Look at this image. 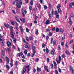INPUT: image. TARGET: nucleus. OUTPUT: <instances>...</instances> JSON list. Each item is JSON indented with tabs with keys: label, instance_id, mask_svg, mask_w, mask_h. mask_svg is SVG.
I'll return each instance as SVG.
<instances>
[{
	"label": "nucleus",
	"instance_id": "f257e3e1",
	"mask_svg": "<svg viewBox=\"0 0 74 74\" xmlns=\"http://www.w3.org/2000/svg\"><path fill=\"white\" fill-rule=\"evenodd\" d=\"M70 71L72 74H74V69L71 67V66L70 67Z\"/></svg>",
	"mask_w": 74,
	"mask_h": 74
},
{
	"label": "nucleus",
	"instance_id": "f03ea898",
	"mask_svg": "<svg viewBox=\"0 0 74 74\" xmlns=\"http://www.w3.org/2000/svg\"><path fill=\"white\" fill-rule=\"evenodd\" d=\"M23 55V53H20L17 54L16 56L17 58L18 57V56H19L20 57V56H22Z\"/></svg>",
	"mask_w": 74,
	"mask_h": 74
},
{
	"label": "nucleus",
	"instance_id": "7ed1b4c3",
	"mask_svg": "<svg viewBox=\"0 0 74 74\" xmlns=\"http://www.w3.org/2000/svg\"><path fill=\"white\" fill-rule=\"evenodd\" d=\"M4 24L5 26V27H7V28H10V25L8 24H6V23H4Z\"/></svg>",
	"mask_w": 74,
	"mask_h": 74
},
{
	"label": "nucleus",
	"instance_id": "20e7f679",
	"mask_svg": "<svg viewBox=\"0 0 74 74\" xmlns=\"http://www.w3.org/2000/svg\"><path fill=\"white\" fill-rule=\"evenodd\" d=\"M7 46L8 47H11V43L10 42H7Z\"/></svg>",
	"mask_w": 74,
	"mask_h": 74
},
{
	"label": "nucleus",
	"instance_id": "39448f33",
	"mask_svg": "<svg viewBox=\"0 0 74 74\" xmlns=\"http://www.w3.org/2000/svg\"><path fill=\"white\" fill-rule=\"evenodd\" d=\"M20 21H22V22H23V23H25V22H26V21L25 20V18H21L20 19Z\"/></svg>",
	"mask_w": 74,
	"mask_h": 74
},
{
	"label": "nucleus",
	"instance_id": "423d86ee",
	"mask_svg": "<svg viewBox=\"0 0 74 74\" xmlns=\"http://www.w3.org/2000/svg\"><path fill=\"white\" fill-rule=\"evenodd\" d=\"M16 5L18 8H21V6L19 3H16Z\"/></svg>",
	"mask_w": 74,
	"mask_h": 74
},
{
	"label": "nucleus",
	"instance_id": "0eeeda50",
	"mask_svg": "<svg viewBox=\"0 0 74 74\" xmlns=\"http://www.w3.org/2000/svg\"><path fill=\"white\" fill-rule=\"evenodd\" d=\"M36 70L37 71H39V72L41 71V69L39 68L38 67H37Z\"/></svg>",
	"mask_w": 74,
	"mask_h": 74
},
{
	"label": "nucleus",
	"instance_id": "6e6552de",
	"mask_svg": "<svg viewBox=\"0 0 74 74\" xmlns=\"http://www.w3.org/2000/svg\"><path fill=\"white\" fill-rule=\"evenodd\" d=\"M25 71H26V69H25V68H24L23 70V72L22 73V74H24V73H25Z\"/></svg>",
	"mask_w": 74,
	"mask_h": 74
},
{
	"label": "nucleus",
	"instance_id": "1a4fd4ad",
	"mask_svg": "<svg viewBox=\"0 0 74 74\" xmlns=\"http://www.w3.org/2000/svg\"><path fill=\"white\" fill-rule=\"evenodd\" d=\"M65 52L67 55H70V53L68 50L66 51Z\"/></svg>",
	"mask_w": 74,
	"mask_h": 74
},
{
	"label": "nucleus",
	"instance_id": "9d476101",
	"mask_svg": "<svg viewBox=\"0 0 74 74\" xmlns=\"http://www.w3.org/2000/svg\"><path fill=\"white\" fill-rule=\"evenodd\" d=\"M5 58L6 59V61L8 62V63H9V62L10 61L9 58L7 57H6Z\"/></svg>",
	"mask_w": 74,
	"mask_h": 74
},
{
	"label": "nucleus",
	"instance_id": "9b49d317",
	"mask_svg": "<svg viewBox=\"0 0 74 74\" xmlns=\"http://www.w3.org/2000/svg\"><path fill=\"white\" fill-rule=\"evenodd\" d=\"M30 4L31 5H33V0H31V1L30 2Z\"/></svg>",
	"mask_w": 74,
	"mask_h": 74
},
{
	"label": "nucleus",
	"instance_id": "f8f14e48",
	"mask_svg": "<svg viewBox=\"0 0 74 74\" xmlns=\"http://www.w3.org/2000/svg\"><path fill=\"white\" fill-rule=\"evenodd\" d=\"M54 51H51V55H54L55 54V53H54V52L55 51V50H53Z\"/></svg>",
	"mask_w": 74,
	"mask_h": 74
},
{
	"label": "nucleus",
	"instance_id": "ddd939ff",
	"mask_svg": "<svg viewBox=\"0 0 74 74\" xmlns=\"http://www.w3.org/2000/svg\"><path fill=\"white\" fill-rule=\"evenodd\" d=\"M46 25H48V24H49V21L48 20L46 21Z\"/></svg>",
	"mask_w": 74,
	"mask_h": 74
},
{
	"label": "nucleus",
	"instance_id": "4468645a",
	"mask_svg": "<svg viewBox=\"0 0 74 74\" xmlns=\"http://www.w3.org/2000/svg\"><path fill=\"white\" fill-rule=\"evenodd\" d=\"M13 41L14 43H15L16 41V38H13Z\"/></svg>",
	"mask_w": 74,
	"mask_h": 74
},
{
	"label": "nucleus",
	"instance_id": "2eb2a0df",
	"mask_svg": "<svg viewBox=\"0 0 74 74\" xmlns=\"http://www.w3.org/2000/svg\"><path fill=\"white\" fill-rule=\"evenodd\" d=\"M29 40H33L34 39V38L32 36H30L29 37Z\"/></svg>",
	"mask_w": 74,
	"mask_h": 74
},
{
	"label": "nucleus",
	"instance_id": "dca6fc26",
	"mask_svg": "<svg viewBox=\"0 0 74 74\" xmlns=\"http://www.w3.org/2000/svg\"><path fill=\"white\" fill-rule=\"evenodd\" d=\"M56 32H59V29L58 28H56Z\"/></svg>",
	"mask_w": 74,
	"mask_h": 74
},
{
	"label": "nucleus",
	"instance_id": "f3484780",
	"mask_svg": "<svg viewBox=\"0 0 74 74\" xmlns=\"http://www.w3.org/2000/svg\"><path fill=\"white\" fill-rule=\"evenodd\" d=\"M69 24L70 25H72V24H73V21L71 20L69 21Z\"/></svg>",
	"mask_w": 74,
	"mask_h": 74
},
{
	"label": "nucleus",
	"instance_id": "a211bd4d",
	"mask_svg": "<svg viewBox=\"0 0 74 74\" xmlns=\"http://www.w3.org/2000/svg\"><path fill=\"white\" fill-rule=\"evenodd\" d=\"M12 32V31H11V32H10V34H11V35H12V36H14V33L12 32Z\"/></svg>",
	"mask_w": 74,
	"mask_h": 74
},
{
	"label": "nucleus",
	"instance_id": "6ab92c4d",
	"mask_svg": "<svg viewBox=\"0 0 74 74\" xmlns=\"http://www.w3.org/2000/svg\"><path fill=\"white\" fill-rule=\"evenodd\" d=\"M10 31L11 32H13V27L12 26L10 27Z\"/></svg>",
	"mask_w": 74,
	"mask_h": 74
},
{
	"label": "nucleus",
	"instance_id": "aec40b11",
	"mask_svg": "<svg viewBox=\"0 0 74 74\" xmlns=\"http://www.w3.org/2000/svg\"><path fill=\"white\" fill-rule=\"evenodd\" d=\"M22 14L23 17H25V13L23 12H22Z\"/></svg>",
	"mask_w": 74,
	"mask_h": 74
},
{
	"label": "nucleus",
	"instance_id": "412c9836",
	"mask_svg": "<svg viewBox=\"0 0 74 74\" xmlns=\"http://www.w3.org/2000/svg\"><path fill=\"white\" fill-rule=\"evenodd\" d=\"M46 52L47 53H49V50H48V48H46Z\"/></svg>",
	"mask_w": 74,
	"mask_h": 74
},
{
	"label": "nucleus",
	"instance_id": "4be33fe9",
	"mask_svg": "<svg viewBox=\"0 0 74 74\" xmlns=\"http://www.w3.org/2000/svg\"><path fill=\"white\" fill-rule=\"evenodd\" d=\"M45 46H46V45H45V44H43L42 45V48H45Z\"/></svg>",
	"mask_w": 74,
	"mask_h": 74
},
{
	"label": "nucleus",
	"instance_id": "5701e85b",
	"mask_svg": "<svg viewBox=\"0 0 74 74\" xmlns=\"http://www.w3.org/2000/svg\"><path fill=\"white\" fill-rule=\"evenodd\" d=\"M6 67L7 68V69L8 70H9L10 69V66H8V65H6Z\"/></svg>",
	"mask_w": 74,
	"mask_h": 74
},
{
	"label": "nucleus",
	"instance_id": "b1692460",
	"mask_svg": "<svg viewBox=\"0 0 74 74\" xmlns=\"http://www.w3.org/2000/svg\"><path fill=\"white\" fill-rule=\"evenodd\" d=\"M58 13H60V12H62L61 9H58Z\"/></svg>",
	"mask_w": 74,
	"mask_h": 74
},
{
	"label": "nucleus",
	"instance_id": "393cba45",
	"mask_svg": "<svg viewBox=\"0 0 74 74\" xmlns=\"http://www.w3.org/2000/svg\"><path fill=\"white\" fill-rule=\"evenodd\" d=\"M44 7L45 9V10H47V9L48 7L47 6L45 5H44Z\"/></svg>",
	"mask_w": 74,
	"mask_h": 74
},
{
	"label": "nucleus",
	"instance_id": "a878e982",
	"mask_svg": "<svg viewBox=\"0 0 74 74\" xmlns=\"http://www.w3.org/2000/svg\"><path fill=\"white\" fill-rule=\"evenodd\" d=\"M60 32L61 33H63V32H64V30H63V29H61L60 30Z\"/></svg>",
	"mask_w": 74,
	"mask_h": 74
},
{
	"label": "nucleus",
	"instance_id": "bb28decb",
	"mask_svg": "<svg viewBox=\"0 0 74 74\" xmlns=\"http://www.w3.org/2000/svg\"><path fill=\"white\" fill-rule=\"evenodd\" d=\"M11 23L12 25H15V23L14 21L11 22Z\"/></svg>",
	"mask_w": 74,
	"mask_h": 74
},
{
	"label": "nucleus",
	"instance_id": "cd10ccee",
	"mask_svg": "<svg viewBox=\"0 0 74 74\" xmlns=\"http://www.w3.org/2000/svg\"><path fill=\"white\" fill-rule=\"evenodd\" d=\"M60 7H61V5H58L57 6V9H60Z\"/></svg>",
	"mask_w": 74,
	"mask_h": 74
},
{
	"label": "nucleus",
	"instance_id": "c85d7f7f",
	"mask_svg": "<svg viewBox=\"0 0 74 74\" xmlns=\"http://www.w3.org/2000/svg\"><path fill=\"white\" fill-rule=\"evenodd\" d=\"M32 49L33 50H34L36 49V47L34 46H32Z\"/></svg>",
	"mask_w": 74,
	"mask_h": 74
},
{
	"label": "nucleus",
	"instance_id": "c756f323",
	"mask_svg": "<svg viewBox=\"0 0 74 74\" xmlns=\"http://www.w3.org/2000/svg\"><path fill=\"white\" fill-rule=\"evenodd\" d=\"M7 49L8 50V52H10V51H11V49H10V48H8Z\"/></svg>",
	"mask_w": 74,
	"mask_h": 74
},
{
	"label": "nucleus",
	"instance_id": "7c9ffc66",
	"mask_svg": "<svg viewBox=\"0 0 74 74\" xmlns=\"http://www.w3.org/2000/svg\"><path fill=\"white\" fill-rule=\"evenodd\" d=\"M44 67L45 70H47V66L45 65Z\"/></svg>",
	"mask_w": 74,
	"mask_h": 74
},
{
	"label": "nucleus",
	"instance_id": "2f4dec72",
	"mask_svg": "<svg viewBox=\"0 0 74 74\" xmlns=\"http://www.w3.org/2000/svg\"><path fill=\"white\" fill-rule=\"evenodd\" d=\"M60 60H57V63L58 64L60 63Z\"/></svg>",
	"mask_w": 74,
	"mask_h": 74
},
{
	"label": "nucleus",
	"instance_id": "473e14b6",
	"mask_svg": "<svg viewBox=\"0 0 74 74\" xmlns=\"http://www.w3.org/2000/svg\"><path fill=\"white\" fill-rule=\"evenodd\" d=\"M55 14L56 15H58V11H55Z\"/></svg>",
	"mask_w": 74,
	"mask_h": 74
},
{
	"label": "nucleus",
	"instance_id": "72a5a7b5",
	"mask_svg": "<svg viewBox=\"0 0 74 74\" xmlns=\"http://www.w3.org/2000/svg\"><path fill=\"white\" fill-rule=\"evenodd\" d=\"M12 11L13 12V13L14 14H16V12H15V10H12Z\"/></svg>",
	"mask_w": 74,
	"mask_h": 74
},
{
	"label": "nucleus",
	"instance_id": "f704fd0d",
	"mask_svg": "<svg viewBox=\"0 0 74 74\" xmlns=\"http://www.w3.org/2000/svg\"><path fill=\"white\" fill-rule=\"evenodd\" d=\"M52 31H55V30H56V29H55V27H54L51 29Z\"/></svg>",
	"mask_w": 74,
	"mask_h": 74
},
{
	"label": "nucleus",
	"instance_id": "c9c22d12",
	"mask_svg": "<svg viewBox=\"0 0 74 74\" xmlns=\"http://www.w3.org/2000/svg\"><path fill=\"white\" fill-rule=\"evenodd\" d=\"M56 18L59 19V15H56Z\"/></svg>",
	"mask_w": 74,
	"mask_h": 74
},
{
	"label": "nucleus",
	"instance_id": "e433bc0d",
	"mask_svg": "<svg viewBox=\"0 0 74 74\" xmlns=\"http://www.w3.org/2000/svg\"><path fill=\"white\" fill-rule=\"evenodd\" d=\"M24 52L25 55H27V50L24 51Z\"/></svg>",
	"mask_w": 74,
	"mask_h": 74
},
{
	"label": "nucleus",
	"instance_id": "4c0bfd02",
	"mask_svg": "<svg viewBox=\"0 0 74 74\" xmlns=\"http://www.w3.org/2000/svg\"><path fill=\"white\" fill-rule=\"evenodd\" d=\"M66 37V35H64V39H63V37H62V40H63L65 39V38Z\"/></svg>",
	"mask_w": 74,
	"mask_h": 74
},
{
	"label": "nucleus",
	"instance_id": "58836bf2",
	"mask_svg": "<svg viewBox=\"0 0 74 74\" xmlns=\"http://www.w3.org/2000/svg\"><path fill=\"white\" fill-rule=\"evenodd\" d=\"M1 57L2 58H4V54H1Z\"/></svg>",
	"mask_w": 74,
	"mask_h": 74
},
{
	"label": "nucleus",
	"instance_id": "ea45409f",
	"mask_svg": "<svg viewBox=\"0 0 74 74\" xmlns=\"http://www.w3.org/2000/svg\"><path fill=\"white\" fill-rule=\"evenodd\" d=\"M2 5H3V7H4V5H5L4 2L2 1Z\"/></svg>",
	"mask_w": 74,
	"mask_h": 74
},
{
	"label": "nucleus",
	"instance_id": "a19ab883",
	"mask_svg": "<svg viewBox=\"0 0 74 74\" xmlns=\"http://www.w3.org/2000/svg\"><path fill=\"white\" fill-rule=\"evenodd\" d=\"M16 21H17V22H19V23H21V22H20V21H19V20L18 18H17L16 19Z\"/></svg>",
	"mask_w": 74,
	"mask_h": 74
},
{
	"label": "nucleus",
	"instance_id": "79ce46f5",
	"mask_svg": "<svg viewBox=\"0 0 74 74\" xmlns=\"http://www.w3.org/2000/svg\"><path fill=\"white\" fill-rule=\"evenodd\" d=\"M30 67V66H29V65H28L27 66H26L25 67V68H27V69L29 68Z\"/></svg>",
	"mask_w": 74,
	"mask_h": 74
},
{
	"label": "nucleus",
	"instance_id": "37998d69",
	"mask_svg": "<svg viewBox=\"0 0 74 74\" xmlns=\"http://www.w3.org/2000/svg\"><path fill=\"white\" fill-rule=\"evenodd\" d=\"M1 55H3V54H4V51L3 50H2L1 52Z\"/></svg>",
	"mask_w": 74,
	"mask_h": 74
},
{
	"label": "nucleus",
	"instance_id": "c03bdc74",
	"mask_svg": "<svg viewBox=\"0 0 74 74\" xmlns=\"http://www.w3.org/2000/svg\"><path fill=\"white\" fill-rule=\"evenodd\" d=\"M19 1L20 3V4L22 5V4H23V3H22V1L21 0H20Z\"/></svg>",
	"mask_w": 74,
	"mask_h": 74
},
{
	"label": "nucleus",
	"instance_id": "a18cd8bd",
	"mask_svg": "<svg viewBox=\"0 0 74 74\" xmlns=\"http://www.w3.org/2000/svg\"><path fill=\"white\" fill-rule=\"evenodd\" d=\"M16 11L17 13H18V12H19V10H18V8H16Z\"/></svg>",
	"mask_w": 74,
	"mask_h": 74
},
{
	"label": "nucleus",
	"instance_id": "49530a36",
	"mask_svg": "<svg viewBox=\"0 0 74 74\" xmlns=\"http://www.w3.org/2000/svg\"><path fill=\"white\" fill-rule=\"evenodd\" d=\"M26 31L27 32V33H28V32H29V29H28V28H26Z\"/></svg>",
	"mask_w": 74,
	"mask_h": 74
},
{
	"label": "nucleus",
	"instance_id": "de8ad7c7",
	"mask_svg": "<svg viewBox=\"0 0 74 74\" xmlns=\"http://www.w3.org/2000/svg\"><path fill=\"white\" fill-rule=\"evenodd\" d=\"M25 38H26V40L27 41H29V40L28 39V37L26 36L25 37Z\"/></svg>",
	"mask_w": 74,
	"mask_h": 74
},
{
	"label": "nucleus",
	"instance_id": "09e8293b",
	"mask_svg": "<svg viewBox=\"0 0 74 74\" xmlns=\"http://www.w3.org/2000/svg\"><path fill=\"white\" fill-rule=\"evenodd\" d=\"M71 17H72V18H74V14H71Z\"/></svg>",
	"mask_w": 74,
	"mask_h": 74
},
{
	"label": "nucleus",
	"instance_id": "8fccbe9b",
	"mask_svg": "<svg viewBox=\"0 0 74 74\" xmlns=\"http://www.w3.org/2000/svg\"><path fill=\"white\" fill-rule=\"evenodd\" d=\"M72 8V4H70L69 5V8Z\"/></svg>",
	"mask_w": 74,
	"mask_h": 74
},
{
	"label": "nucleus",
	"instance_id": "3c124183",
	"mask_svg": "<svg viewBox=\"0 0 74 74\" xmlns=\"http://www.w3.org/2000/svg\"><path fill=\"white\" fill-rule=\"evenodd\" d=\"M53 44L54 45H55L56 44V41L55 40L53 41Z\"/></svg>",
	"mask_w": 74,
	"mask_h": 74
},
{
	"label": "nucleus",
	"instance_id": "603ef678",
	"mask_svg": "<svg viewBox=\"0 0 74 74\" xmlns=\"http://www.w3.org/2000/svg\"><path fill=\"white\" fill-rule=\"evenodd\" d=\"M58 71L59 72H60V73H61V71H62V70H61V69H60V68H59Z\"/></svg>",
	"mask_w": 74,
	"mask_h": 74
},
{
	"label": "nucleus",
	"instance_id": "864d4df0",
	"mask_svg": "<svg viewBox=\"0 0 74 74\" xmlns=\"http://www.w3.org/2000/svg\"><path fill=\"white\" fill-rule=\"evenodd\" d=\"M46 38L47 40H48V39H49V36H47Z\"/></svg>",
	"mask_w": 74,
	"mask_h": 74
},
{
	"label": "nucleus",
	"instance_id": "5fc2aeb1",
	"mask_svg": "<svg viewBox=\"0 0 74 74\" xmlns=\"http://www.w3.org/2000/svg\"><path fill=\"white\" fill-rule=\"evenodd\" d=\"M29 9L30 11H32V7L31 6H29Z\"/></svg>",
	"mask_w": 74,
	"mask_h": 74
},
{
	"label": "nucleus",
	"instance_id": "6e6d98bb",
	"mask_svg": "<svg viewBox=\"0 0 74 74\" xmlns=\"http://www.w3.org/2000/svg\"><path fill=\"white\" fill-rule=\"evenodd\" d=\"M49 16L50 18V19H51V18H52V17L51 16V14H49Z\"/></svg>",
	"mask_w": 74,
	"mask_h": 74
},
{
	"label": "nucleus",
	"instance_id": "4d7b16f0",
	"mask_svg": "<svg viewBox=\"0 0 74 74\" xmlns=\"http://www.w3.org/2000/svg\"><path fill=\"white\" fill-rule=\"evenodd\" d=\"M15 1L16 3V4H19V3H18L19 1L18 0H15Z\"/></svg>",
	"mask_w": 74,
	"mask_h": 74
},
{
	"label": "nucleus",
	"instance_id": "13d9d810",
	"mask_svg": "<svg viewBox=\"0 0 74 74\" xmlns=\"http://www.w3.org/2000/svg\"><path fill=\"white\" fill-rule=\"evenodd\" d=\"M59 59L60 60H61L62 59V58H61V57L60 56H59Z\"/></svg>",
	"mask_w": 74,
	"mask_h": 74
},
{
	"label": "nucleus",
	"instance_id": "bf43d9fd",
	"mask_svg": "<svg viewBox=\"0 0 74 74\" xmlns=\"http://www.w3.org/2000/svg\"><path fill=\"white\" fill-rule=\"evenodd\" d=\"M49 36H52V33L49 32Z\"/></svg>",
	"mask_w": 74,
	"mask_h": 74
},
{
	"label": "nucleus",
	"instance_id": "052dcab7",
	"mask_svg": "<svg viewBox=\"0 0 74 74\" xmlns=\"http://www.w3.org/2000/svg\"><path fill=\"white\" fill-rule=\"evenodd\" d=\"M51 69H53V65L52 64L51 65Z\"/></svg>",
	"mask_w": 74,
	"mask_h": 74
},
{
	"label": "nucleus",
	"instance_id": "680f3d73",
	"mask_svg": "<svg viewBox=\"0 0 74 74\" xmlns=\"http://www.w3.org/2000/svg\"><path fill=\"white\" fill-rule=\"evenodd\" d=\"M32 52H33V53H34V54H35V53H36V51L34 50Z\"/></svg>",
	"mask_w": 74,
	"mask_h": 74
},
{
	"label": "nucleus",
	"instance_id": "e2e57ef3",
	"mask_svg": "<svg viewBox=\"0 0 74 74\" xmlns=\"http://www.w3.org/2000/svg\"><path fill=\"white\" fill-rule=\"evenodd\" d=\"M38 8H39V10H40V9H41V5H39V6H38Z\"/></svg>",
	"mask_w": 74,
	"mask_h": 74
},
{
	"label": "nucleus",
	"instance_id": "0e129e2a",
	"mask_svg": "<svg viewBox=\"0 0 74 74\" xmlns=\"http://www.w3.org/2000/svg\"><path fill=\"white\" fill-rule=\"evenodd\" d=\"M15 65L16 66H18V61H16V62Z\"/></svg>",
	"mask_w": 74,
	"mask_h": 74
},
{
	"label": "nucleus",
	"instance_id": "69168bd1",
	"mask_svg": "<svg viewBox=\"0 0 74 74\" xmlns=\"http://www.w3.org/2000/svg\"><path fill=\"white\" fill-rule=\"evenodd\" d=\"M2 41L1 42V43H4V40L2 39Z\"/></svg>",
	"mask_w": 74,
	"mask_h": 74
},
{
	"label": "nucleus",
	"instance_id": "338daca9",
	"mask_svg": "<svg viewBox=\"0 0 74 74\" xmlns=\"http://www.w3.org/2000/svg\"><path fill=\"white\" fill-rule=\"evenodd\" d=\"M73 42V40L70 41H69V44L72 43Z\"/></svg>",
	"mask_w": 74,
	"mask_h": 74
},
{
	"label": "nucleus",
	"instance_id": "774afa93",
	"mask_svg": "<svg viewBox=\"0 0 74 74\" xmlns=\"http://www.w3.org/2000/svg\"><path fill=\"white\" fill-rule=\"evenodd\" d=\"M72 5H73V6H74V2H72L71 4Z\"/></svg>",
	"mask_w": 74,
	"mask_h": 74
}]
</instances>
